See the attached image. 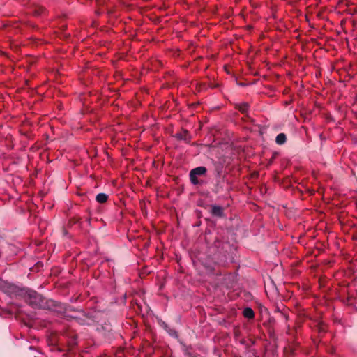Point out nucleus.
<instances>
[{"label":"nucleus","instance_id":"f257e3e1","mask_svg":"<svg viewBox=\"0 0 357 357\" xmlns=\"http://www.w3.org/2000/svg\"><path fill=\"white\" fill-rule=\"evenodd\" d=\"M9 291L24 297L25 302L33 308L45 309L48 307V301L35 290L27 288L20 289L14 284L8 285Z\"/></svg>","mask_w":357,"mask_h":357},{"label":"nucleus","instance_id":"f03ea898","mask_svg":"<svg viewBox=\"0 0 357 357\" xmlns=\"http://www.w3.org/2000/svg\"><path fill=\"white\" fill-rule=\"evenodd\" d=\"M229 248V244L222 243L220 241H215L213 247L211 248V252L213 253V259L215 263L226 266L229 261H231L230 255L228 253L227 248Z\"/></svg>","mask_w":357,"mask_h":357},{"label":"nucleus","instance_id":"7ed1b4c3","mask_svg":"<svg viewBox=\"0 0 357 357\" xmlns=\"http://www.w3.org/2000/svg\"><path fill=\"white\" fill-rule=\"evenodd\" d=\"M207 173L206 167L199 166L195 167L190 171L189 177L190 181L194 185H200L204 183L202 180H199V177L206 176Z\"/></svg>","mask_w":357,"mask_h":357},{"label":"nucleus","instance_id":"20e7f679","mask_svg":"<svg viewBox=\"0 0 357 357\" xmlns=\"http://www.w3.org/2000/svg\"><path fill=\"white\" fill-rule=\"evenodd\" d=\"M66 303H63L52 299H49L48 307L47 310H54L58 313L64 314L66 313Z\"/></svg>","mask_w":357,"mask_h":357},{"label":"nucleus","instance_id":"39448f33","mask_svg":"<svg viewBox=\"0 0 357 357\" xmlns=\"http://www.w3.org/2000/svg\"><path fill=\"white\" fill-rule=\"evenodd\" d=\"M174 137L178 140H183L188 144L190 143L192 139L191 135L185 129H182L180 132H176L174 135Z\"/></svg>","mask_w":357,"mask_h":357},{"label":"nucleus","instance_id":"423d86ee","mask_svg":"<svg viewBox=\"0 0 357 357\" xmlns=\"http://www.w3.org/2000/svg\"><path fill=\"white\" fill-rule=\"evenodd\" d=\"M250 108V105L248 102H241L235 104V109H238L243 114H246L248 116V112Z\"/></svg>","mask_w":357,"mask_h":357},{"label":"nucleus","instance_id":"0eeeda50","mask_svg":"<svg viewBox=\"0 0 357 357\" xmlns=\"http://www.w3.org/2000/svg\"><path fill=\"white\" fill-rule=\"evenodd\" d=\"M211 212V214L215 217L222 218L224 216L223 208L220 206H212Z\"/></svg>","mask_w":357,"mask_h":357},{"label":"nucleus","instance_id":"6e6552de","mask_svg":"<svg viewBox=\"0 0 357 357\" xmlns=\"http://www.w3.org/2000/svg\"><path fill=\"white\" fill-rule=\"evenodd\" d=\"M287 142V136L284 133H280L276 136L275 142L278 145H282Z\"/></svg>","mask_w":357,"mask_h":357},{"label":"nucleus","instance_id":"1a4fd4ad","mask_svg":"<svg viewBox=\"0 0 357 357\" xmlns=\"http://www.w3.org/2000/svg\"><path fill=\"white\" fill-rule=\"evenodd\" d=\"M96 200L100 204H104L108 200V195L105 193H99L96 195Z\"/></svg>","mask_w":357,"mask_h":357},{"label":"nucleus","instance_id":"9d476101","mask_svg":"<svg viewBox=\"0 0 357 357\" xmlns=\"http://www.w3.org/2000/svg\"><path fill=\"white\" fill-rule=\"evenodd\" d=\"M243 314L248 319H253L255 317V312L250 307H245L243 310Z\"/></svg>","mask_w":357,"mask_h":357},{"label":"nucleus","instance_id":"9b49d317","mask_svg":"<svg viewBox=\"0 0 357 357\" xmlns=\"http://www.w3.org/2000/svg\"><path fill=\"white\" fill-rule=\"evenodd\" d=\"M163 328L165 329V331L172 337H176L177 333L174 328H171L167 324L163 322L162 324Z\"/></svg>","mask_w":357,"mask_h":357},{"label":"nucleus","instance_id":"f8f14e48","mask_svg":"<svg viewBox=\"0 0 357 357\" xmlns=\"http://www.w3.org/2000/svg\"><path fill=\"white\" fill-rule=\"evenodd\" d=\"M33 13L35 15L40 16L45 13V9L43 6H36L34 8Z\"/></svg>","mask_w":357,"mask_h":357},{"label":"nucleus","instance_id":"ddd939ff","mask_svg":"<svg viewBox=\"0 0 357 357\" xmlns=\"http://www.w3.org/2000/svg\"><path fill=\"white\" fill-rule=\"evenodd\" d=\"M103 330L107 331L109 333L108 334V340H112L114 337L113 335H110V332L112 331V328L108 326H102V327Z\"/></svg>","mask_w":357,"mask_h":357},{"label":"nucleus","instance_id":"4468645a","mask_svg":"<svg viewBox=\"0 0 357 357\" xmlns=\"http://www.w3.org/2000/svg\"><path fill=\"white\" fill-rule=\"evenodd\" d=\"M222 190V186L220 185V184L218 183V182L217 183V184L215 185L214 188L213 189V192L215 194H218L219 193L221 190Z\"/></svg>","mask_w":357,"mask_h":357},{"label":"nucleus","instance_id":"2eb2a0df","mask_svg":"<svg viewBox=\"0 0 357 357\" xmlns=\"http://www.w3.org/2000/svg\"><path fill=\"white\" fill-rule=\"evenodd\" d=\"M81 312H82V313H83V314H84V316H86L88 319H91V320H92V321H96V320H95V319H96V316H95V315H92V314H90V315L87 314V315H86V314H85L84 312H83V311H81Z\"/></svg>","mask_w":357,"mask_h":357},{"label":"nucleus","instance_id":"dca6fc26","mask_svg":"<svg viewBox=\"0 0 357 357\" xmlns=\"http://www.w3.org/2000/svg\"><path fill=\"white\" fill-rule=\"evenodd\" d=\"M75 309L74 307L67 304V307H66V312H75Z\"/></svg>","mask_w":357,"mask_h":357},{"label":"nucleus","instance_id":"f3484780","mask_svg":"<svg viewBox=\"0 0 357 357\" xmlns=\"http://www.w3.org/2000/svg\"><path fill=\"white\" fill-rule=\"evenodd\" d=\"M189 357H201L199 355H192V354H188Z\"/></svg>","mask_w":357,"mask_h":357}]
</instances>
